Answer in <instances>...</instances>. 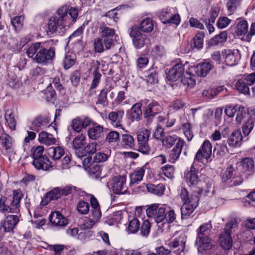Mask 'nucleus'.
<instances>
[{
	"label": "nucleus",
	"mask_w": 255,
	"mask_h": 255,
	"mask_svg": "<svg viewBox=\"0 0 255 255\" xmlns=\"http://www.w3.org/2000/svg\"><path fill=\"white\" fill-rule=\"evenodd\" d=\"M78 16V9L66 5L60 6L55 15L52 16L47 23L48 34L56 32H64L67 28L75 22Z\"/></svg>",
	"instance_id": "f257e3e1"
},
{
	"label": "nucleus",
	"mask_w": 255,
	"mask_h": 255,
	"mask_svg": "<svg viewBox=\"0 0 255 255\" xmlns=\"http://www.w3.org/2000/svg\"><path fill=\"white\" fill-rule=\"evenodd\" d=\"M27 56L34 62L43 64L51 62L54 58L55 50L54 47L45 48L44 42L31 44L26 51Z\"/></svg>",
	"instance_id": "f03ea898"
},
{
	"label": "nucleus",
	"mask_w": 255,
	"mask_h": 255,
	"mask_svg": "<svg viewBox=\"0 0 255 255\" xmlns=\"http://www.w3.org/2000/svg\"><path fill=\"white\" fill-rule=\"evenodd\" d=\"M212 65L209 62L200 63L196 66H191L186 71L182 83L187 87H192L196 83L195 75L200 77L206 76L212 69Z\"/></svg>",
	"instance_id": "7ed1b4c3"
},
{
	"label": "nucleus",
	"mask_w": 255,
	"mask_h": 255,
	"mask_svg": "<svg viewBox=\"0 0 255 255\" xmlns=\"http://www.w3.org/2000/svg\"><path fill=\"white\" fill-rule=\"evenodd\" d=\"M212 228V224L209 222L202 224L197 229L195 245L197 246L199 252L202 253L212 249L213 245L210 237Z\"/></svg>",
	"instance_id": "20e7f679"
},
{
	"label": "nucleus",
	"mask_w": 255,
	"mask_h": 255,
	"mask_svg": "<svg viewBox=\"0 0 255 255\" xmlns=\"http://www.w3.org/2000/svg\"><path fill=\"white\" fill-rule=\"evenodd\" d=\"M160 21L164 24L178 25L180 23V17L176 7L167 6L161 10L158 14Z\"/></svg>",
	"instance_id": "39448f33"
},
{
	"label": "nucleus",
	"mask_w": 255,
	"mask_h": 255,
	"mask_svg": "<svg viewBox=\"0 0 255 255\" xmlns=\"http://www.w3.org/2000/svg\"><path fill=\"white\" fill-rule=\"evenodd\" d=\"M146 209L147 216L149 218H153L157 223H160L164 220L166 211L169 209L166 204H152L147 206Z\"/></svg>",
	"instance_id": "423d86ee"
},
{
	"label": "nucleus",
	"mask_w": 255,
	"mask_h": 255,
	"mask_svg": "<svg viewBox=\"0 0 255 255\" xmlns=\"http://www.w3.org/2000/svg\"><path fill=\"white\" fill-rule=\"evenodd\" d=\"M107 185L115 194H125L128 192V188L125 176L118 175L113 177L107 182Z\"/></svg>",
	"instance_id": "0eeeda50"
},
{
	"label": "nucleus",
	"mask_w": 255,
	"mask_h": 255,
	"mask_svg": "<svg viewBox=\"0 0 255 255\" xmlns=\"http://www.w3.org/2000/svg\"><path fill=\"white\" fill-rule=\"evenodd\" d=\"M129 34L136 49H141L149 42L148 37L138 30L136 27H131L129 28Z\"/></svg>",
	"instance_id": "6e6552de"
},
{
	"label": "nucleus",
	"mask_w": 255,
	"mask_h": 255,
	"mask_svg": "<svg viewBox=\"0 0 255 255\" xmlns=\"http://www.w3.org/2000/svg\"><path fill=\"white\" fill-rule=\"evenodd\" d=\"M79 196L85 197L89 196L90 205L91 206V214L90 217L98 222L102 217V213L100 209V204L97 198L92 194H88L85 191L79 190L77 191Z\"/></svg>",
	"instance_id": "1a4fd4ad"
},
{
	"label": "nucleus",
	"mask_w": 255,
	"mask_h": 255,
	"mask_svg": "<svg viewBox=\"0 0 255 255\" xmlns=\"http://www.w3.org/2000/svg\"><path fill=\"white\" fill-rule=\"evenodd\" d=\"M234 225L231 221L226 224L224 231L220 235L219 242L221 247L224 249L230 250L233 246V240L231 236V229Z\"/></svg>",
	"instance_id": "9d476101"
},
{
	"label": "nucleus",
	"mask_w": 255,
	"mask_h": 255,
	"mask_svg": "<svg viewBox=\"0 0 255 255\" xmlns=\"http://www.w3.org/2000/svg\"><path fill=\"white\" fill-rule=\"evenodd\" d=\"M1 151L7 155L9 159L15 153V141L14 139L3 132L1 135Z\"/></svg>",
	"instance_id": "9b49d317"
},
{
	"label": "nucleus",
	"mask_w": 255,
	"mask_h": 255,
	"mask_svg": "<svg viewBox=\"0 0 255 255\" xmlns=\"http://www.w3.org/2000/svg\"><path fill=\"white\" fill-rule=\"evenodd\" d=\"M222 58L225 63L229 66H233L238 64L241 59V55L238 49H225L222 51Z\"/></svg>",
	"instance_id": "f8f14e48"
},
{
	"label": "nucleus",
	"mask_w": 255,
	"mask_h": 255,
	"mask_svg": "<svg viewBox=\"0 0 255 255\" xmlns=\"http://www.w3.org/2000/svg\"><path fill=\"white\" fill-rule=\"evenodd\" d=\"M50 121L49 114L39 115L32 121L30 126V129L35 131L42 130L49 127Z\"/></svg>",
	"instance_id": "ddd939ff"
},
{
	"label": "nucleus",
	"mask_w": 255,
	"mask_h": 255,
	"mask_svg": "<svg viewBox=\"0 0 255 255\" xmlns=\"http://www.w3.org/2000/svg\"><path fill=\"white\" fill-rule=\"evenodd\" d=\"M188 64L186 62L185 64L182 63H178L175 64L172 68L168 71L167 75V79L170 81H176L184 77L185 66Z\"/></svg>",
	"instance_id": "4468645a"
},
{
	"label": "nucleus",
	"mask_w": 255,
	"mask_h": 255,
	"mask_svg": "<svg viewBox=\"0 0 255 255\" xmlns=\"http://www.w3.org/2000/svg\"><path fill=\"white\" fill-rule=\"evenodd\" d=\"M199 198L197 196L191 197V201L184 203L181 208V218L187 219L198 206Z\"/></svg>",
	"instance_id": "2eb2a0df"
},
{
	"label": "nucleus",
	"mask_w": 255,
	"mask_h": 255,
	"mask_svg": "<svg viewBox=\"0 0 255 255\" xmlns=\"http://www.w3.org/2000/svg\"><path fill=\"white\" fill-rule=\"evenodd\" d=\"M212 149L210 142L208 140H205L196 153L194 160L202 162L205 159L208 161L212 154Z\"/></svg>",
	"instance_id": "dca6fc26"
},
{
	"label": "nucleus",
	"mask_w": 255,
	"mask_h": 255,
	"mask_svg": "<svg viewBox=\"0 0 255 255\" xmlns=\"http://www.w3.org/2000/svg\"><path fill=\"white\" fill-rule=\"evenodd\" d=\"M162 110L161 106L157 102L153 101L148 104L143 112L144 118L146 122L150 124L152 122L153 117Z\"/></svg>",
	"instance_id": "f3484780"
},
{
	"label": "nucleus",
	"mask_w": 255,
	"mask_h": 255,
	"mask_svg": "<svg viewBox=\"0 0 255 255\" xmlns=\"http://www.w3.org/2000/svg\"><path fill=\"white\" fill-rule=\"evenodd\" d=\"M186 239L184 235L179 236L178 237L174 239L172 241H170L166 243V245L171 249H176L175 251L176 255H181V253L184 251L185 247Z\"/></svg>",
	"instance_id": "a211bd4d"
},
{
	"label": "nucleus",
	"mask_w": 255,
	"mask_h": 255,
	"mask_svg": "<svg viewBox=\"0 0 255 255\" xmlns=\"http://www.w3.org/2000/svg\"><path fill=\"white\" fill-rule=\"evenodd\" d=\"M19 221L16 215H8L1 222L0 230L4 233L11 232Z\"/></svg>",
	"instance_id": "6ab92c4d"
},
{
	"label": "nucleus",
	"mask_w": 255,
	"mask_h": 255,
	"mask_svg": "<svg viewBox=\"0 0 255 255\" xmlns=\"http://www.w3.org/2000/svg\"><path fill=\"white\" fill-rule=\"evenodd\" d=\"M198 170L193 165L190 167V171L185 173L184 177L186 182L191 188H194L201 183L198 174Z\"/></svg>",
	"instance_id": "aec40b11"
},
{
	"label": "nucleus",
	"mask_w": 255,
	"mask_h": 255,
	"mask_svg": "<svg viewBox=\"0 0 255 255\" xmlns=\"http://www.w3.org/2000/svg\"><path fill=\"white\" fill-rule=\"evenodd\" d=\"M32 164L36 169L45 171L48 170L54 166L52 162H50L47 156L33 159Z\"/></svg>",
	"instance_id": "412c9836"
},
{
	"label": "nucleus",
	"mask_w": 255,
	"mask_h": 255,
	"mask_svg": "<svg viewBox=\"0 0 255 255\" xmlns=\"http://www.w3.org/2000/svg\"><path fill=\"white\" fill-rule=\"evenodd\" d=\"M124 115V111L123 110L111 112L108 115V119L113 127L118 128L122 127Z\"/></svg>",
	"instance_id": "4be33fe9"
},
{
	"label": "nucleus",
	"mask_w": 255,
	"mask_h": 255,
	"mask_svg": "<svg viewBox=\"0 0 255 255\" xmlns=\"http://www.w3.org/2000/svg\"><path fill=\"white\" fill-rule=\"evenodd\" d=\"M185 144V142L183 140H179L176 142L175 146L169 153V161L170 162L174 163L178 160Z\"/></svg>",
	"instance_id": "5701e85b"
},
{
	"label": "nucleus",
	"mask_w": 255,
	"mask_h": 255,
	"mask_svg": "<svg viewBox=\"0 0 255 255\" xmlns=\"http://www.w3.org/2000/svg\"><path fill=\"white\" fill-rule=\"evenodd\" d=\"M49 221L52 225L56 227H64L68 224L67 219L57 211L51 213Z\"/></svg>",
	"instance_id": "b1692460"
},
{
	"label": "nucleus",
	"mask_w": 255,
	"mask_h": 255,
	"mask_svg": "<svg viewBox=\"0 0 255 255\" xmlns=\"http://www.w3.org/2000/svg\"><path fill=\"white\" fill-rule=\"evenodd\" d=\"M237 25L235 27V33L239 36H243L246 40V36L249 33V26L248 21L242 18L237 19Z\"/></svg>",
	"instance_id": "393cba45"
},
{
	"label": "nucleus",
	"mask_w": 255,
	"mask_h": 255,
	"mask_svg": "<svg viewBox=\"0 0 255 255\" xmlns=\"http://www.w3.org/2000/svg\"><path fill=\"white\" fill-rule=\"evenodd\" d=\"M146 165L140 167H137L130 175V185L134 184H138L140 182L143 178L145 174V169H147Z\"/></svg>",
	"instance_id": "a878e982"
},
{
	"label": "nucleus",
	"mask_w": 255,
	"mask_h": 255,
	"mask_svg": "<svg viewBox=\"0 0 255 255\" xmlns=\"http://www.w3.org/2000/svg\"><path fill=\"white\" fill-rule=\"evenodd\" d=\"M142 104L140 102L134 104L128 112V118L132 121H139L142 116Z\"/></svg>",
	"instance_id": "bb28decb"
},
{
	"label": "nucleus",
	"mask_w": 255,
	"mask_h": 255,
	"mask_svg": "<svg viewBox=\"0 0 255 255\" xmlns=\"http://www.w3.org/2000/svg\"><path fill=\"white\" fill-rule=\"evenodd\" d=\"M132 27H136L141 32L149 33L153 30L154 24L151 18L145 17L140 21L138 26L134 25Z\"/></svg>",
	"instance_id": "cd10ccee"
},
{
	"label": "nucleus",
	"mask_w": 255,
	"mask_h": 255,
	"mask_svg": "<svg viewBox=\"0 0 255 255\" xmlns=\"http://www.w3.org/2000/svg\"><path fill=\"white\" fill-rule=\"evenodd\" d=\"M38 140L41 143L47 146L54 144L56 142V139L53 135L45 131L39 133Z\"/></svg>",
	"instance_id": "c85d7f7f"
},
{
	"label": "nucleus",
	"mask_w": 255,
	"mask_h": 255,
	"mask_svg": "<svg viewBox=\"0 0 255 255\" xmlns=\"http://www.w3.org/2000/svg\"><path fill=\"white\" fill-rule=\"evenodd\" d=\"M12 200L10 202L12 209L14 210L15 213L19 211V208L20 207V202L23 195L20 189L14 190L13 191Z\"/></svg>",
	"instance_id": "c756f323"
},
{
	"label": "nucleus",
	"mask_w": 255,
	"mask_h": 255,
	"mask_svg": "<svg viewBox=\"0 0 255 255\" xmlns=\"http://www.w3.org/2000/svg\"><path fill=\"white\" fill-rule=\"evenodd\" d=\"M65 154V149L62 146L52 147L49 149L48 154L53 160L58 161Z\"/></svg>",
	"instance_id": "7c9ffc66"
},
{
	"label": "nucleus",
	"mask_w": 255,
	"mask_h": 255,
	"mask_svg": "<svg viewBox=\"0 0 255 255\" xmlns=\"http://www.w3.org/2000/svg\"><path fill=\"white\" fill-rule=\"evenodd\" d=\"M140 227V222L139 220L134 217H129L128 227L126 231L128 234H134L136 233Z\"/></svg>",
	"instance_id": "2f4dec72"
},
{
	"label": "nucleus",
	"mask_w": 255,
	"mask_h": 255,
	"mask_svg": "<svg viewBox=\"0 0 255 255\" xmlns=\"http://www.w3.org/2000/svg\"><path fill=\"white\" fill-rule=\"evenodd\" d=\"M242 135L240 130L234 131L228 139L229 145L233 147H238L241 144Z\"/></svg>",
	"instance_id": "473e14b6"
},
{
	"label": "nucleus",
	"mask_w": 255,
	"mask_h": 255,
	"mask_svg": "<svg viewBox=\"0 0 255 255\" xmlns=\"http://www.w3.org/2000/svg\"><path fill=\"white\" fill-rule=\"evenodd\" d=\"M122 219V212L118 211L110 215L106 219L105 222L110 226H113L120 223Z\"/></svg>",
	"instance_id": "72a5a7b5"
},
{
	"label": "nucleus",
	"mask_w": 255,
	"mask_h": 255,
	"mask_svg": "<svg viewBox=\"0 0 255 255\" xmlns=\"http://www.w3.org/2000/svg\"><path fill=\"white\" fill-rule=\"evenodd\" d=\"M121 143L125 148L131 149L134 147L135 140L130 134H123L122 135Z\"/></svg>",
	"instance_id": "f704fd0d"
},
{
	"label": "nucleus",
	"mask_w": 255,
	"mask_h": 255,
	"mask_svg": "<svg viewBox=\"0 0 255 255\" xmlns=\"http://www.w3.org/2000/svg\"><path fill=\"white\" fill-rule=\"evenodd\" d=\"M94 237L95 234L93 231L81 229L78 234L77 240L82 242L85 243L93 239Z\"/></svg>",
	"instance_id": "c9c22d12"
},
{
	"label": "nucleus",
	"mask_w": 255,
	"mask_h": 255,
	"mask_svg": "<svg viewBox=\"0 0 255 255\" xmlns=\"http://www.w3.org/2000/svg\"><path fill=\"white\" fill-rule=\"evenodd\" d=\"M179 140L182 139L175 134L166 135L162 138V142L164 146L167 148H170L175 143L176 144V142L178 141Z\"/></svg>",
	"instance_id": "e433bc0d"
},
{
	"label": "nucleus",
	"mask_w": 255,
	"mask_h": 255,
	"mask_svg": "<svg viewBox=\"0 0 255 255\" xmlns=\"http://www.w3.org/2000/svg\"><path fill=\"white\" fill-rule=\"evenodd\" d=\"M4 118L8 128L12 130H15L16 126V121L13 113L10 110L5 112Z\"/></svg>",
	"instance_id": "4c0bfd02"
},
{
	"label": "nucleus",
	"mask_w": 255,
	"mask_h": 255,
	"mask_svg": "<svg viewBox=\"0 0 255 255\" xmlns=\"http://www.w3.org/2000/svg\"><path fill=\"white\" fill-rule=\"evenodd\" d=\"M103 134V128L102 126L98 125L90 128L88 134L90 138L96 139L100 138Z\"/></svg>",
	"instance_id": "58836bf2"
},
{
	"label": "nucleus",
	"mask_w": 255,
	"mask_h": 255,
	"mask_svg": "<svg viewBox=\"0 0 255 255\" xmlns=\"http://www.w3.org/2000/svg\"><path fill=\"white\" fill-rule=\"evenodd\" d=\"M146 187L149 192L158 196L163 194L165 191V186L162 184H159L157 185L146 184Z\"/></svg>",
	"instance_id": "ea45409f"
},
{
	"label": "nucleus",
	"mask_w": 255,
	"mask_h": 255,
	"mask_svg": "<svg viewBox=\"0 0 255 255\" xmlns=\"http://www.w3.org/2000/svg\"><path fill=\"white\" fill-rule=\"evenodd\" d=\"M99 33L102 37L105 38L113 37L115 35V30L107 25H103L99 28Z\"/></svg>",
	"instance_id": "a19ab883"
},
{
	"label": "nucleus",
	"mask_w": 255,
	"mask_h": 255,
	"mask_svg": "<svg viewBox=\"0 0 255 255\" xmlns=\"http://www.w3.org/2000/svg\"><path fill=\"white\" fill-rule=\"evenodd\" d=\"M97 144L93 142L88 144L83 150L82 153H76L79 157L86 156L87 154H92L96 152L97 150Z\"/></svg>",
	"instance_id": "79ce46f5"
},
{
	"label": "nucleus",
	"mask_w": 255,
	"mask_h": 255,
	"mask_svg": "<svg viewBox=\"0 0 255 255\" xmlns=\"http://www.w3.org/2000/svg\"><path fill=\"white\" fill-rule=\"evenodd\" d=\"M11 203L8 205V202L6 197L1 196L0 198V212L3 213H15L14 210L12 209Z\"/></svg>",
	"instance_id": "37998d69"
},
{
	"label": "nucleus",
	"mask_w": 255,
	"mask_h": 255,
	"mask_svg": "<svg viewBox=\"0 0 255 255\" xmlns=\"http://www.w3.org/2000/svg\"><path fill=\"white\" fill-rule=\"evenodd\" d=\"M227 38V33L224 31L219 34L215 35L211 40L210 43L213 45H221L225 42Z\"/></svg>",
	"instance_id": "c03bdc74"
},
{
	"label": "nucleus",
	"mask_w": 255,
	"mask_h": 255,
	"mask_svg": "<svg viewBox=\"0 0 255 255\" xmlns=\"http://www.w3.org/2000/svg\"><path fill=\"white\" fill-rule=\"evenodd\" d=\"M86 143V135L81 134L75 137L73 141V147L75 149L82 148Z\"/></svg>",
	"instance_id": "a18cd8bd"
},
{
	"label": "nucleus",
	"mask_w": 255,
	"mask_h": 255,
	"mask_svg": "<svg viewBox=\"0 0 255 255\" xmlns=\"http://www.w3.org/2000/svg\"><path fill=\"white\" fill-rule=\"evenodd\" d=\"M175 170L173 165H165L160 169V174L164 175L169 179H172L174 177Z\"/></svg>",
	"instance_id": "49530a36"
},
{
	"label": "nucleus",
	"mask_w": 255,
	"mask_h": 255,
	"mask_svg": "<svg viewBox=\"0 0 255 255\" xmlns=\"http://www.w3.org/2000/svg\"><path fill=\"white\" fill-rule=\"evenodd\" d=\"M243 171H252L254 169V161L253 158L246 157L241 161Z\"/></svg>",
	"instance_id": "de8ad7c7"
},
{
	"label": "nucleus",
	"mask_w": 255,
	"mask_h": 255,
	"mask_svg": "<svg viewBox=\"0 0 255 255\" xmlns=\"http://www.w3.org/2000/svg\"><path fill=\"white\" fill-rule=\"evenodd\" d=\"M75 62V56L71 53H67L66 54L64 61L63 66L64 69H68L72 67Z\"/></svg>",
	"instance_id": "09e8293b"
},
{
	"label": "nucleus",
	"mask_w": 255,
	"mask_h": 255,
	"mask_svg": "<svg viewBox=\"0 0 255 255\" xmlns=\"http://www.w3.org/2000/svg\"><path fill=\"white\" fill-rule=\"evenodd\" d=\"M236 87L238 91L244 94H250V88L248 85L240 78L236 83Z\"/></svg>",
	"instance_id": "8fccbe9b"
},
{
	"label": "nucleus",
	"mask_w": 255,
	"mask_h": 255,
	"mask_svg": "<svg viewBox=\"0 0 255 255\" xmlns=\"http://www.w3.org/2000/svg\"><path fill=\"white\" fill-rule=\"evenodd\" d=\"M77 210L80 214L86 215L89 212L90 206L86 201L80 200L77 203Z\"/></svg>",
	"instance_id": "3c124183"
},
{
	"label": "nucleus",
	"mask_w": 255,
	"mask_h": 255,
	"mask_svg": "<svg viewBox=\"0 0 255 255\" xmlns=\"http://www.w3.org/2000/svg\"><path fill=\"white\" fill-rule=\"evenodd\" d=\"M244 108L241 106L227 105L225 109L226 115L229 117H233L238 111H243Z\"/></svg>",
	"instance_id": "603ef678"
},
{
	"label": "nucleus",
	"mask_w": 255,
	"mask_h": 255,
	"mask_svg": "<svg viewBox=\"0 0 255 255\" xmlns=\"http://www.w3.org/2000/svg\"><path fill=\"white\" fill-rule=\"evenodd\" d=\"M61 196V191L59 188H56L47 193L45 199L47 201L57 200Z\"/></svg>",
	"instance_id": "864d4df0"
},
{
	"label": "nucleus",
	"mask_w": 255,
	"mask_h": 255,
	"mask_svg": "<svg viewBox=\"0 0 255 255\" xmlns=\"http://www.w3.org/2000/svg\"><path fill=\"white\" fill-rule=\"evenodd\" d=\"M24 16H16L11 19V23L15 30L20 29L23 26Z\"/></svg>",
	"instance_id": "5fc2aeb1"
},
{
	"label": "nucleus",
	"mask_w": 255,
	"mask_h": 255,
	"mask_svg": "<svg viewBox=\"0 0 255 255\" xmlns=\"http://www.w3.org/2000/svg\"><path fill=\"white\" fill-rule=\"evenodd\" d=\"M150 132L147 129H143L137 134L138 143L148 142Z\"/></svg>",
	"instance_id": "6e6d98bb"
},
{
	"label": "nucleus",
	"mask_w": 255,
	"mask_h": 255,
	"mask_svg": "<svg viewBox=\"0 0 255 255\" xmlns=\"http://www.w3.org/2000/svg\"><path fill=\"white\" fill-rule=\"evenodd\" d=\"M222 90V87H219L216 89L211 88L203 91L202 95L208 99H212L215 96Z\"/></svg>",
	"instance_id": "4d7b16f0"
},
{
	"label": "nucleus",
	"mask_w": 255,
	"mask_h": 255,
	"mask_svg": "<svg viewBox=\"0 0 255 255\" xmlns=\"http://www.w3.org/2000/svg\"><path fill=\"white\" fill-rule=\"evenodd\" d=\"M254 126V120L253 119H250L245 123L242 127V130L244 134L247 136L251 132Z\"/></svg>",
	"instance_id": "13d9d810"
},
{
	"label": "nucleus",
	"mask_w": 255,
	"mask_h": 255,
	"mask_svg": "<svg viewBox=\"0 0 255 255\" xmlns=\"http://www.w3.org/2000/svg\"><path fill=\"white\" fill-rule=\"evenodd\" d=\"M204 34L203 32H199L194 38V46L197 49L203 47L204 42Z\"/></svg>",
	"instance_id": "bf43d9fd"
},
{
	"label": "nucleus",
	"mask_w": 255,
	"mask_h": 255,
	"mask_svg": "<svg viewBox=\"0 0 255 255\" xmlns=\"http://www.w3.org/2000/svg\"><path fill=\"white\" fill-rule=\"evenodd\" d=\"M71 158L69 155L66 154L64 158L61 160V163L57 165L58 169L61 170H65L70 168Z\"/></svg>",
	"instance_id": "052dcab7"
},
{
	"label": "nucleus",
	"mask_w": 255,
	"mask_h": 255,
	"mask_svg": "<svg viewBox=\"0 0 255 255\" xmlns=\"http://www.w3.org/2000/svg\"><path fill=\"white\" fill-rule=\"evenodd\" d=\"M44 147L42 146H38L35 148L32 149V157L33 159L41 158V157H46L45 155H43Z\"/></svg>",
	"instance_id": "680f3d73"
},
{
	"label": "nucleus",
	"mask_w": 255,
	"mask_h": 255,
	"mask_svg": "<svg viewBox=\"0 0 255 255\" xmlns=\"http://www.w3.org/2000/svg\"><path fill=\"white\" fill-rule=\"evenodd\" d=\"M231 20L226 16L220 17L217 22V26L220 29L227 27L231 23Z\"/></svg>",
	"instance_id": "e2e57ef3"
},
{
	"label": "nucleus",
	"mask_w": 255,
	"mask_h": 255,
	"mask_svg": "<svg viewBox=\"0 0 255 255\" xmlns=\"http://www.w3.org/2000/svg\"><path fill=\"white\" fill-rule=\"evenodd\" d=\"M234 169L232 166L228 167L225 171L221 173L222 180L225 182L231 179L234 175Z\"/></svg>",
	"instance_id": "0e129e2a"
},
{
	"label": "nucleus",
	"mask_w": 255,
	"mask_h": 255,
	"mask_svg": "<svg viewBox=\"0 0 255 255\" xmlns=\"http://www.w3.org/2000/svg\"><path fill=\"white\" fill-rule=\"evenodd\" d=\"M182 130L184 134L188 141L191 140L193 137L191 131V126L189 123H185L182 126Z\"/></svg>",
	"instance_id": "69168bd1"
},
{
	"label": "nucleus",
	"mask_w": 255,
	"mask_h": 255,
	"mask_svg": "<svg viewBox=\"0 0 255 255\" xmlns=\"http://www.w3.org/2000/svg\"><path fill=\"white\" fill-rule=\"evenodd\" d=\"M119 133L116 131H111L107 135L106 141L110 143L115 142L119 139Z\"/></svg>",
	"instance_id": "338daca9"
},
{
	"label": "nucleus",
	"mask_w": 255,
	"mask_h": 255,
	"mask_svg": "<svg viewBox=\"0 0 255 255\" xmlns=\"http://www.w3.org/2000/svg\"><path fill=\"white\" fill-rule=\"evenodd\" d=\"M241 78L249 87L252 86L255 83V72L244 75Z\"/></svg>",
	"instance_id": "774afa93"
}]
</instances>
